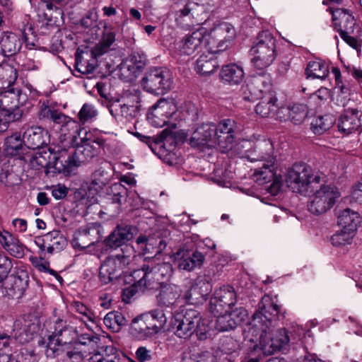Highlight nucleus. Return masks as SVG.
Here are the masks:
<instances>
[{
	"label": "nucleus",
	"instance_id": "obj_24",
	"mask_svg": "<svg viewBox=\"0 0 362 362\" xmlns=\"http://www.w3.org/2000/svg\"><path fill=\"white\" fill-rule=\"evenodd\" d=\"M28 285V277L26 274L23 276L11 274L4 284L6 296L15 299H18L23 296Z\"/></svg>",
	"mask_w": 362,
	"mask_h": 362
},
{
	"label": "nucleus",
	"instance_id": "obj_59",
	"mask_svg": "<svg viewBox=\"0 0 362 362\" xmlns=\"http://www.w3.org/2000/svg\"><path fill=\"white\" fill-rule=\"evenodd\" d=\"M119 73L121 78L128 81L136 77L137 71L127 61L120 64Z\"/></svg>",
	"mask_w": 362,
	"mask_h": 362
},
{
	"label": "nucleus",
	"instance_id": "obj_60",
	"mask_svg": "<svg viewBox=\"0 0 362 362\" xmlns=\"http://www.w3.org/2000/svg\"><path fill=\"white\" fill-rule=\"evenodd\" d=\"M25 250V246L20 243L18 238L6 249L12 256L17 258H22L24 256Z\"/></svg>",
	"mask_w": 362,
	"mask_h": 362
},
{
	"label": "nucleus",
	"instance_id": "obj_63",
	"mask_svg": "<svg viewBox=\"0 0 362 362\" xmlns=\"http://www.w3.org/2000/svg\"><path fill=\"white\" fill-rule=\"evenodd\" d=\"M253 84H247L241 88V95L243 100L246 101H255L258 98L257 93L255 91Z\"/></svg>",
	"mask_w": 362,
	"mask_h": 362
},
{
	"label": "nucleus",
	"instance_id": "obj_9",
	"mask_svg": "<svg viewBox=\"0 0 362 362\" xmlns=\"http://www.w3.org/2000/svg\"><path fill=\"white\" fill-rule=\"evenodd\" d=\"M276 39L268 31L261 32L250 50V62L257 69L269 67L276 57Z\"/></svg>",
	"mask_w": 362,
	"mask_h": 362
},
{
	"label": "nucleus",
	"instance_id": "obj_22",
	"mask_svg": "<svg viewBox=\"0 0 362 362\" xmlns=\"http://www.w3.org/2000/svg\"><path fill=\"white\" fill-rule=\"evenodd\" d=\"M108 194L111 196V202L107 206V214L110 217H115L122 209L127 201V189L119 182H116L112 185L109 189ZM106 214V212L100 211V215Z\"/></svg>",
	"mask_w": 362,
	"mask_h": 362
},
{
	"label": "nucleus",
	"instance_id": "obj_2",
	"mask_svg": "<svg viewBox=\"0 0 362 362\" xmlns=\"http://www.w3.org/2000/svg\"><path fill=\"white\" fill-rule=\"evenodd\" d=\"M49 334L46 354L57 362H82L83 353L72 343L78 337V330L66 320L54 317L47 322Z\"/></svg>",
	"mask_w": 362,
	"mask_h": 362
},
{
	"label": "nucleus",
	"instance_id": "obj_33",
	"mask_svg": "<svg viewBox=\"0 0 362 362\" xmlns=\"http://www.w3.org/2000/svg\"><path fill=\"white\" fill-rule=\"evenodd\" d=\"M209 52L208 54L201 55L196 62L195 69L201 75L211 74L218 66L216 57L214 55L218 52H211V50H209Z\"/></svg>",
	"mask_w": 362,
	"mask_h": 362
},
{
	"label": "nucleus",
	"instance_id": "obj_57",
	"mask_svg": "<svg viewBox=\"0 0 362 362\" xmlns=\"http://www.w3.org/2000/svg\"><path fill=\"white\" fill-rule=\"evenodd\" d=\"M60 132L64 136L76 132L78 129L77 122L66 115V119L62 120Z\"/></svg>",
	"mask_w": 362,
	"mask_h": 362
},
{
	"label": "nucleus",
	"instance_id": "obj_40",
	"mask_svg": "<svg viewBox=\"0 0 362 362\" xmlns=\"http://www.w3.org/2000/svg\"><path fill=\"white\" fill-rule=\"evenodd\" d=\"M120 351L113 346L101 347L95 351L88 358V362H116Z\"/></svg>",
	"mask_w": 362,
	"mask_h": 362
},
{
	"label": "nucleus",
	"instance_id": "obj_54",
	"mask_svg": "<svg viewBox=\"0 0 362 362\" xmlns=\"http://www.w3.org/2000/svg\"><path fill=\"white\" fill-rule=\"evenodd\" d=\"M97 114V110L93 105L85 103L78 114V118L82 124H85L94 118Z\"/></svg>",
	"mask_w": 362,
	"mask_h": 362
},
{
	"label": "nucleus",
	"instance_id": "obj_46",
	"mask_svg": "<svg viewBox=\"0 0 362 362\" xmlns=\"http://www.w3.org/2000/svg\"><path fill=\"white\" fill-rule=\"evenodd\" d=\"M334 122L332 115H325L324 116H317L313 118L311 122V129L315 134H322L329 129Z\"/></svg>",
	"mask_w": 362,
	"mask_h": 362
},
{
	"label": "nucleus",
	"instance_id": "obj_50",
	"mask_svg": "<svg viewBox=\"0 0 362 362\" xmlns=\"http://www.w3.org/2000/svg\"><path fill=\"white\" fill-rule=\"evenodd\" d=\"M0 182L5 186L13 187L20 183V177L15 173L10 166L7 165L1 169L0 173Z\"/></svg>",
	"mask_w": 362,
	"mask_h": 362
},
{
	"label": "nucleus",
	"instance_id": "obj_3",
	"mask_svg": "<svg viewBox=\"0 0 362 362\" xmlns=\"http://www.w3.org/2000/svg\"><path fill=\"white\" fill-rule=\"evenodd\" d=\"M234 127V121L230 119H223L217 125L212 122L203 123L192 133L189 145L202 151L218 148L225 153L233 146Z\"/></svg>",
	"mask_w": 362,
	"mask_h": 362
},
{
	"label": "nucleus",
	"instance_id": "obj_13",
	"mask_svg": "<svg viewBox=\"0 0 362 362\" xmlns=\"http://www.w3.org/2000/svg\"><path fill=\"white\" fill-rule=\"evenodd\" d=\"M206 42L208 49L214 52L224 50L227 45L225 43L230 41L235 37V29L231 24L223 22L215 25L208 34Z\"/></svg>",
	"mask_w": 362,
	"mask_h": 362
},
{
	"label": "nucleus",
	"instance_id": "obj_47",
	"mask_svg": "<svg viewBox=\"0 0 362 362\" xmlns=\"http://www.w3.org/2000/svg\"><path fill=\"white\" fill-rule=\"evenodd\" d=\"M111 176L110 171L102 166L93 173L91 185L95 190L101 189L109 182Z\"/></svg>",
	"mask_w": 362,
	"mask_h": 362
},
{
	"label": "nucleus",
	"instance_id": "obj_29",
	"mask_svg": "<svg viewBox=\"0 0 362 362\" xmlns=\"http://www.w3.org/2000/svg\"><path fill=\"white\" fill-rule=\"evenodd\" d=\"M357 109H348L341 115L338 121V129L344 134H350L361 126Z\"/></svg>",
	"mask_w": 362,
	"mask_h": 362
},
{
	"label": "nucleus",
	"instance_id": "obj_19",
	"mask_svg": "<svg viewBox=\"0 0 362 362\" xmlns=\"http://www.w3.org/2000/svg\"><path fill=\"white\" fill-rule=\"evenodd\" d=\"M173 259L180 270L192 272L203 265L205 255L199 250L180 248L173 254Z\"/></svg>",
	"mask_w": 362,
	"mask_h": 362
},
{
	"label": "nucleus",
	"instance_id": "obj_27",
	"mask_svg": "<svg viewBox=\"0 0 362 362\" xmlns=\"http://www.w3.org/2000/svg\"><path fill=\"white\" fill-rule=\"evenodd\" d=\"M308 115V108L303 104H295L291 107H280L277 112V119L291 120L294 124H301Z\"/></svg>",
	"mask_w": 362,
	"mask_h": 362
},
{
	"label": "nucleus",
	"instance_id": "obj_26",
	"mask_svg": "<svg viewBox=\"0 0 362 362\" xmlns=\"http://www.w3.org/2000/svg\"><path fill=\"white\" fill-rule=\"evenodd\" d=\"M23 43V37L11 32L2 33L0 40L1 53L6 57H11L18 53Z\"/></svg>",
	"mask_w": 362,
	"mask_h": 362
},
{
	"label": "nucleus",
	"instance_id": "obj_49",
	"mask_svg": "<svg viewBox=\"0 0 362 362\" xmlns=\"http://www.w3.org/2000/svg\"><path fill=\"white\" fill-rule=\"evenodd\" d=\"M151 319V323L158 333L167 322V317L164 310L160 308L154 309L148 313H144Z\"/></svg>",
	"mask_w": 362,
	"mask_h": 362
},
{
	"label": "nucleus",
	"instance_id": "obj_5",
	"mask_svg": "<svg viewBox=\"0 0 362 362\" xmlns=\"http://www.w3.org/2000/svg\"><path fill=\"white\" fill-rule=\"evenodd\" d=\"M173 272V266L168 262L156 263L155 259L148 260L141 269H134L132 276L134 284L141 288L156 289L162 286L170 279Z\"/></svg>",
	"mask_w": 362,
	"mask_h": 362
},
{
	"label": "nucleus",
	"instance_id": "obj_16",
	"mask_svg": "<svg viewBox=\"0 0 362 362\" xmlns=\"http://www.w3.org/2000/svg\"><path fill=\"white\" fill-rule=\"evenodd\" d=\"M275 162H264L262 167L255 168L252 173V179L259 185L272 182L269 192L275 195L281 189V177L275 173Z\"/></svg>",
	"mask_w": 362,
	"mask_h": 362
},
{
	"label": "nucleus",
	"instance_id": "obj_61",
	"mask_svg": "<svg viewBox=\"0 0 362 362\" xmlns=\"http://www.w3.org/2000/svg\"><path fill=\"white\" fill-rule=\"evenodd\" d=\"M73 307L77 313L86 317L88 321L94 322V313L90 310H89L84 304L76 301L73 303Z\"/></svg>",
	"mask_w": 362,
	"mask_h": 362
},
{
	"label": "nucleus",
	"instance_id": "obj_53",
	"mask_svg": "<svg viewBox=\"0 0 362 362\" xmlns=\"http://www.w3.org/2000/svg\"><path fill=\"white\" fill-rule=\"evenodd\" d=\"M209 352L199 350H190L184 354L182 362H206L209 357Z\"/></svg>",
	"mask_w": 362,
	"mask_h": 362
},
{
	"label": "nucleus",
	"instance_id": "obj_35",
	"mask_svg": "<svg viewBox=\"0 0 362 362\" xmlns=\"http://www.w3.org/2000/svg\"><path fill=\"white\" fill-rule=\"evenodd\" d=\"M220 76L225 83L230 85H237L242 81L244 77V71L241 66L235 64H230L223 66L220 72Z\"/></svg>",
	"mask_w": 362,
	"mask_h": 362
},
{
	"label": "nucleus",
	"instance_id": "obj_36",
	"mask_svg": "<svg viewBox=\"0 0 362 362\" xmlns=\"http://www.w3.org/2000/svg\"><path fill=\"white\" fill-rule=\"evenodd\" d=\"M131 228H116L107 238L106 243L110 247H118L133 238Z\"/></svg>",
	"mask_w": 362,
	"mask_h": 362
},
{
	"label": "nucleus",
	"instance_id": "obj_6",
	"mask_svg": "<svg viewBox=\"0 0 362 362\" xmlns=\"http://www.w3.org/2000/svg\"><path fill=\"white\" fill-rule=\"evenodd\" d=\"M321 182H324V177L318 173L313 174L312 168L305 163L293 164L286 175L288 187L297 193L312 192Z\"/></svg>",
	"mask_w": 362,
	"mask_h": 362
},
{
	"label": "nucleus",
	"instance_id": "obj_55",
	"mask_svg": "<svg viewBox=\"0 0 362 362\" xmlns=\"http://www.w3.org/2000/svg\"><path fill=\"white\" fill-rule=\"evenodd\" d=\"M252 84L255 88L262 93L269 89L272 84L271 77L266 74L259 75L254 78Z\"/></svg>",
	"mask_w": 362,
	"mask_h": 362
},
{
	"label": "nucleus",
	"instance_id": "obj_25",
	"mask_svg": "<svg viewBox=\"0 0 362 362\" xmlns=\"http://www.w3.org/2000/svg\"><path fill=\"white\" fill-rule=\"evenodd\" d=\"M204 12L202 5L194 2L187 3L185 7L179 11L177 20L180 23L189 21L186 25L190 27L194 24L199 25L204 21L202 13Z\"/></svg>",
	"mask_w": 362,
	"mask_h": 362
},
{
	"label": "nucleus",
	"instance_id": "obj_14",
	"mask_svg": "<svg viewBox=\"0 0 362 362\" xmlns=\"http://www.w3.org/2000/svg\"><path fill=\"white\" fill-rule=\"evenodd\" d=\"M236 303V293L230 286H223L216 289L210 300L209 310L216 315L223 313L226 309H230Z\"/></svg>",
	"mask_w": 362,
	"mask_h": 362
},
{
	"label": "nucleus",
	"instance_id": "obj_20",
	"mask_svg": "<svg viewBox=\"0 0 362 362\" xmlns=\"http://www.w3.org/2000/svg\"><path fill=\"white\" fill-rule=\"evenodd\" d=\"M212 291V284L206 278H197L192 281L184 294L187 303L197 305L206 300Z\"/></svg>",
	"mask_w": 362,
	"mask_h": 362
},
{
	"label": "nucleus",
	"instance_id": "obj_23",
	"mask_svg": "<svg viewBox=\"0 0 362 362\" xmlns=\"http://www.w3.org/2000/svg\"><path fill=\"white\" fill-rule=\"evenodd\" d=\"M139 140L148 145L149 148L159 157L166 151L165 146L175 142V136L172 132L163 130L158 137L142 135L139 132L134 134Z\"/></svg>",
	"mask_w": 362,
	"mask_h": 362
},
{
	"label": "nucleus",
	"instance_id": "obj_15",
	"mask_svg": "<svg viewBox=\"0 0 362 362\" xmlns=\"http://www.w3.org/2000/svg\"><path fill=\"white\" fill-rule=\"evenodd\" d=\"M206 36V30L204 28H199L192 33L186 35L175 44L176 52L179 55H192L204 45H207Z\"/></svg>",
	"mask_w": 362,
	"mask_h": 362
},
{
	"label": "nucleus",
	"instance_id": "obj_39",
	"mask_svg": "<svg viewBox=\"0 0 362 362\" xmlns=\"http://www.w3.org/2000/svg\"><path fill=\"white\" fill-rule=\"evenodd\" d=\"M332 20L334 25L339 27V33L341 30L348 33L353 29L354 25V17L342 8H337L332 11Z\"/></svg>",
	"mask_w": 362,
	"mask_h": 362
},
{
	"label": "nucleus",
	"instance_id": "obj_45",
	"mask_svg": "<svg viewBox=\"0 0 362 362\" xmlns=\"http://www.w3.org/2000/svg\"><path fill=\"white\" fill-rule=\"evenodd\" d=\"M19 90L9 88L0 93V107L4 110H12L18 105Z\"/></svg>",
	"mask_w": 362,
	"mask_h": 362
},
{
	"label": "nucleus",
	"instance_id": "obj_37",
	"mask_svg": "<svg viewBox=\"0 0 362 362\" xmlns=\"http://www.w3.org/2000/svg\"><path fill=\"white\" fill-rule=\"evenodd\" d=\"M338 226H358L362 225V216L358 212L346 208L337 212Z\"/></svg>",
	"mask_w": 362,
	"mask_h": 362
},
{
	"label": "nucleus",
	"instance_id": "obj_28",
	"mask_svg": "<svg viewBox=\"0 0 362 362\" xmlns=\"http://www.w3.org/2000/svg\"><path fill=\"white\" fill-rule=\"evenodd\" d=\"M132 333L139 339H146L151 337L158 332L151 323L149 317L145 314L134 318L131 323Z\"/></svg>",
	"mask_w": 362,
	"mask_h": 362
},
{
	"label": "nucleus",
	"instance_id": "obj_31",
	"mask_svg": "<svg viewBox=\"0 0 362 362\" xmlns=\"http://www.w3.org/2000/svg\"><path fill=\"white\" fill-rule=\"evenodd\" d=\"M59 156V153H52L49 151L42 150L35 153L30 160V165L32 168L39 170L40 168H47L46 173L49 170L53 168V173H58L54 168V156Z\"/></svg>",
	"mask_w": 362,
	"mask_h": 362
},
{
	"label": "nucleus",
	"instance_id": "obj_56",
	"mask_svg": "<svg viewBox=\"0 0 362 362\" xmlns=\"http://www.w3.org/2000/svg\"><path fill=\"white\" fill-rule=\"evenodd\" d=\"M76 339H77V341L74 343V345H76L77 347L79 344H81L84 346H90L93 348L97 346L100 341V338L97 335L93 334H83L81 335L78 334V337Z\"/></svg>",
	"mask_w": 362,
	"mask_h": 362
},
{
	"label": "nucleus",
	"instance_id": "obj_58",
	"mask_svg": "<svg viewBox=\"0 0 362 362\" xmlns=\"http://www.w3.org/2000/svg\"><path fill=\"white\" fill-rule=\"evenodd\" d=\"M11 268V259L7 256L0 254V283L8 279Z\"/></svg>",
	"mask_w": 362,
	"mask_h": 362
},
{
	"label": "nucleus",
	"instance_id": "obj_1",
	"mask_svg": "<svg viewBox=\"0 0 362 362\" xmlns=\"http://www.w3.org/2000/svg\"><path fill=\"white\" fill-rule=\"evenodd\" d=\"M279 314V306L267 295L262 298L258 310L247 325V337L255 344L264 354L272 355L288 346L290 337L286 329H279L272 336V328L275 326Z\"/></svg>",
	"mask_w": 362,
	"mask_h": 362
},
{
	"label": "nucleus",
	"instance_id": "obj_4",
	"mask_svg": "<svg viewBox=\"0 0 362 362\" xmlns=\"http://www.w3.org/2000/svg\"><path fill=\"white\" fill-rule=\"evenodd\" d=\"M100 143L95 139L83 141L75 149L59 151V156H54V168L59 173L69 174L75 167L88 161L98 155Z\"/></svg>",
	"mask_w": 362,
	"mask_h": 362
},
{
	"label": "nucleus",
	"instance_id": "obj_44",
	"mask_svg": "<svg viewBox=\"0 0 362 362\" xmlns=\"http://www.w3.org/2000/svg\"><path fill=\"white\" fill-rule=\"evenodd\" d=\"M40 119H49L55 124H61L62 119H66V115L51 105L43 103L38 112Z\"/></svg>",
	"mask_w": 362,
	"mask_h": 362
},
{
	"label": "nucleus",
	"instance_id": "obj_17",
	"mask_svg": "<svg viewBox=\"0 0 362 362\" xmlns=\"http://www.w3.org/2000/svg\"><path fill=\"white\" fill-rule=\"evenodd\" d=\"M35 244L45 256V252L51 255L62 251L67 245L66 238L58 230H53L35 238Z\"/></svg>",
	"mask_w": 362,
	"mask_h": 362
},
{
	"label": "nucleus",
	"instance_id": "obj_18",
	"mask_svg": "<svg viewBox=\"0 0 362 362\" xmlns=\"http://www.w3.org/2000/svg\"><path fill=\"white\" fill-rule=\"evenodd\" d=\"M38 330V320L29 315L14 322L12 335L19 343L25 344L30 341Z\"/></svg>",
	"mask_w": 362,
	"mask_h": 362
},
{
	"label": "nucleus",
	"instance_id": "obj_7",
	"mask_svg": "<svg viewBox=\"0 0 362 362\" xmlns=\"http://www.w3.org/2000/svg\"><path fill=\"white\" fill-rule=\"evenodd\" d=\"M172 327L174 334L182 339H189L194 334L202 339L206 332L200 313L194 309H182L176 313Z\"/></svg>",
	"mask_w": 362,
	"mask_h": 362
},
{
	"label": "nucleus",
	"instance_id": "obj_43",
	"mask_svg": "<svg viewBox=\"0 0 362 362\" xmlns=\"http://www.w3.org/2000/svg\"><path fill=\"white\" fill-rule=\"evenodd\" d=\"M356 233V228H341L331 237L332 244L336 247L350 245Z\"/></svg>",
	"mask_w": 362,
	"mask_h": 362
},
{
	"label": "nucleus",
	"instance_id": "obj_8",
	"mask_svg": "<svg viewBox=\"0 0 362 362\" xmlns=\"http://www.w3.org/2000/svg\"><path fill=\"white\" fill-rule=\"evenodd\" d=\"M115 40V34L105 29L100 42L86 51L78 48L76 53V69L85 74L93 73L97 66V58L107 52Z\"/></svg>",
	"mask_w": 362,
	"mask_h": 362
},
{
	"label": "nucleus",
	"instance_id": "obj_64",
	"mask_svg": "<svg viewBox=\"0 0 362 362\" xmlns=\"http://www.w3.org/2000/svg\"><path fill=\"white\" fill-rule=\"evenodd\" d=\"M350 202L362 204V181L353 187L350 194Z\"/></svg>",
	"mask_w": 362,
	"mask_h": 362
},
{
	"label": "nucleus",
	"instance_id": "obj_48",
	"mask_svg": "<svg viewBox=\"0 0 362 362\" xmlns=\"http://www.w3.org/2000/svg\"><path fill=\"white\" fill-rule=\"evenodd\" d=\"M105 326L114 331L118 330L120 326L126 325L127 320L123 314L118 311L108 313L104 317Z\"/></svg>",
	"mask_w": 362,
	"mask_h": 362
},
{
	"label": "nucleus",
	"instance_id": "obj_21",
	"mask_svg": "<svg viewBox=\"0 0 362 362\" xmlns=\"http://www.w3.org/2000/svg\"><path fill=\"white\" fill-rule=\"evenodd\" d=\"M21 132L23 134L24 145L28 148H40L49 141L47 130L40 126L25 124Z\"/></svg>",
	"mask_w": 362,
	"mask_h": 362
},
{
	"label": "nucleus",
	"instance_id": "obj_32",
	"mask_svg": "<svg viewBox=\"0 0 362 362\" xmlns=\"http://www.w3.org/2000/svg\"><path fill=\"white\" fill-rule=\"evenodd\" d=\"M276 101V98L272 94L264 95L256 105V113L262 117L276 115L277 118V112L279 108H278Z\"/></svg>",
	"mask_w": 362,
	"mask_h": 362
},
{
	"label": "nucleus",
	"instance_id": "obj_11",
	"mask_svg": "<svg viewBox=\"0 0 362 362\" xmlns=\"http://www.w3.org/2000/svg\"><path fill=\"white\" fill-rule=\"evenodd\" d=\"M339 197L340 193L335 186L321 184L313 194L308 210L313 214L325 213L334 206Z\"/></svg>",
	"mask_w": 362,
	"mask_h": 362
},
{
	"label": "nucleus",
	"instance_id": "obj_30",
	"mask_svg": "<svg viewBox=\"0 0 362 362\" xmlns=\"http://www.w3.org/2000/svg\"><path fill=\"white\" fill-rule=\"evenodd\" d=\"M132 103H138L139 102V98L138 95H134ZM136 107L133 104H130L125 101V98H122L121 100H116L111 103L109 106V112L112 116L115 118L119 117H127L132 116L133 112H134Z\"/></svg>",
	"mask_w": 362,
	"mask_h": 362
},
{
	"label": "nucleus",
	"instance_id": "obj_34",
	"mask_svg": "<svg viewBox=\"0 0 362 362\" xmlns=\"http://www.w3.org/2000/svg\"><path fill=\"white\" fill-rule=\"evenodd\" d=\"M160 291L157 296L159 305L170 307L175 304L180 297V289L174 284H165L162 286Z\"/></svg>",
	"mask_w": 362,
	"mask_h": 362
},
{
	"label": "nucleus",
	"instance_id": "obj_62",
	"mask_svg": "<svg viewBox=\"0 0 362 362\" xmlns=\"http://www.w3.org/2000/svg\"><path fill=\"white\" fill-rule=\"evenodd\" d=\"M49 189L51 191L52 195L57 200L64 199L69 192V189L62 184L50 186Z\"/></svg>",
	"mask_w": 362,
	"mask_h": 362
},
{
	"label": "nucleus",
	"instance_id": "obj_10",
	"mask_svg": "<svg viewBox=\"0 0 362 362\" xmlns=\"http://www.w3.org/2000/svg\"><path fill=\"white\" fill-rule=\"evenodd\" d=\"M171 74L165 67H151L141 79V85L147 92L155 95L165 94L171 86Z\"/></svg>",
	"mask_w": 362,
	"mask_h": 362
},
{
	"label": "nucleus",
	"instance_id": "obj_41",
	"mask_svg": "<svg viewBox=\"0 0 362 362\" xmlns=\"http://www.w3.org/2000/svg\"><path fill=\"white\" fill-rule=\"evenodd\" d=\"M305 74L308 78L325 80L329 75V67L321 60L310 62L307 66Z\"/></svg>",
	"mask_w": 362,
	"mask_h": 362
},
{
	"label": "nucleus",
	"instance_id": "obj_42",
	"mask_svg": "<svg viewBox=\"0 0 362 362\" xmlns=\"http://www.w3.org/2000/svg\"><path fill=\"white\" fill-rule=\"evenodd\" d=\"M4 151L8 156H16L21 153L24 148L23 137L18 133H15L6 138L4 141Z\"/></svg>",
	"mask_w": 362,
	"mask_h": 362
},
{
	"label": "nucleus",
	"instance_id": "obj_52",
	"mask_svg": "<svg viewBox=\"0 0 362 362\" xmlns=\"http://www.w3.org/2000/svg\"><path fill=\"white\" fill-rule=\"evenodd\" d=\"M47 255L48 254L45 252V256L44 257V255H42V250H40V256H30V261L31 262L32 264L40 271L48 272L49 274L55 276L57 278L62 279V277L59 276L55 271L48 269L49 263L45 260L48 257Z\"/></svg>",
	"mask_w": 362,
	"mask_h": 362
},
{
	"label": "nucleus",
	"instance_id": "obj_12",
	"mask_svg": "<svg viewBox=\"0 0 362 362\" xmlns=\"http://www.w3.org/2000/svg\"><path fill=\"white\" fill-rule=\"evenodd\" d=\"M131 262V257L123 253L107 257L100 267L99 278L104 284L117 279Z\"/></svg>",
	"mask_w": 362,
	"mask_h": 362
},
{
	"label": "nucleus",
	"instance_id": "obj_51",
	"mask_svg": "<svg viewBox=\"0 0 362 362\" xmlns=\"http://www.w3.org/2000/svg\"><path fill=\"white\" fill-rule=\"evenodd\" d=\"M223 312L225 313H222L216 315L217 317L216 329L220 332H226L235 328L237 326L228 313V310L226 309Z\"/></svg>",
	"mask_w": 362,
	"mask_h": 362
},
{
	"label": "nucleus",
	"instance_id": "obj_38",
	"mask_svg": "<svg viewBox=\"0 0 362 362\" xmlns=\"http://www.w3.org/2000/svg\"><path fill=\"white\" fill-rule=\"evenodd\" d=\"M255 150V155L250 158L251 161L276 162V158L273 156V145L269 140H263L258 142Z\"/></svg>",
	"mask_w": 362,
	"mask_h": 362
}]
</instances>
